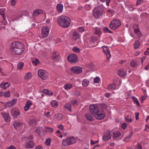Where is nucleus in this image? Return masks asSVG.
<instances>
[{"label": "nucleus", "instance_id": "49", "mask_svg": "<svg viewBox=\"0 0 149 149\" xmlns=\"http://www.w3.org/2000/svg\"><path fill=\"white\" fill-rule=\"evenodd\" d=\"M105 33H112V31H110L108 28L105 27L103 29Z\"/></svg>", "mask_w": 149, "mask_h": 149}, {"label": "nucleus", "instance_id": "56", "mask_svg": "<svg viewBox=\"0 0 149 149\" xmlns=\"http://www.w3.org/2000/svg\"><path fill=\"white\" fill-rule=\"evenodd\" d=\"M5 12L2 10H0V14L2 16L3 18H6V16L5 14Z\"/></svg>", "mask_w": 149, "mask_h": 149}, {"label": "nucleus", "instance_id": "48", "mask_svg": "<svg viewBox=\"0 0 149 149\" xmlns=\"http://www.w3.org/2000/svg\"><path fill=\"white\" fill-rule=\"evenodd\" d=\"M77 30L81 33H82V32L86 31L85 28L83 27H81L78 28Z\"/></svg>", "mask_w": 149, "mask_h": 149}, {"label": "nucleus", "instance_id": "37", "mask_svg": "<svg viewBox=\"0 0 149 149\" xmlns=\"http://www.w3.org/2000/svg\"><path fill=\"white\" fill-rule=\"evenodd\" d=\"M140 45V43L138 40H136L135 41L134 44V48L135 49L139 48Z\"/></svg>", "mask_w": 149, "mask_h": 149}, {"label": "nucleus", "instance_id": "11", "mask_svg": "<svg viewBox=\"0 0 149 149\" xmlns=\"http://www.w3.org/2000/svg\"><path fill=\"white\" fill-rule=\"evenodd\" d=\"M94 116L97 119L101 120L103 119L105 116V113L104 112L101 110L95 114Z\"/></svg>", "mask_w": 149, "mask_h": 149}, {"label": "nucleus", "instance_id": "38", "mask_svg": "<svg viewBox=\"0 0 149 149\" xmlns=\"http://www.w3.org/2000/svg\"><path fill=\"white\" fill-rule=\"evenodd\" d=\"M43 92L45 94L49 95H52L53 94L52 91L48 90L47 89H43Z\"/></svg>", "mask_w": 149, "mask_h": 149}, {"label": "nucleus", "instance_id": "57", "mask_svg": "<svg viewBox=\"0 0 149 149\" xmlns=\"http://www.w3.org/2000/svg\"><path fill=\"white\" fill-rule=\"evenodd\" d=\"M125 120L126 121L129 122H131L132 120L128 116H126L125 117Z\"/></svg>", "mask_w": 149, "mask_h": 149}, {"label": "nucleus", "instance_id": "22", "mask_svg": "<svg viewBox=\"0 0 149 149\" xmlns=\"http://www.w3.org/2000/svg\"><path fill=\"white\" fill-rule=\"evenodd\" d=\"M32 103L30 100H28L26 102V104L24 107V110L25 111H27L29 108L30 106L32 105Z\"/></svg>", "mask_w": 149, "mask_h": 149}, {"label": "nucleus", "instance_id": "8", "mask_svg": "<svg viewBox=\"0 0 149 149\" xmlns=\"http://www.w3.org/2000/svg\"><path fill=\"white\" fill-rule=\"evenodd\" d=\"M49 31V28L47 26H44L41 29V35L43 38L46 37L48 35Z\"/></svg>", "mask_w": 149, "mask_h": 149}, {"label": "nucleus", "instance_id": "16", "mask_svg": "<svg viewBox=\"0 0 149 149\" xmlns=\"http://www.w3.org/2000/svg\"><path fill=\"white\" fill-rule=\"evenodd\" d=\"M52 59L54 61L57 62L59 61L60 56L58 52H54L52 56Z\"/></svg>", "mask_w": 149, "mask_h": 149}, {"label": "nucleus", "instance_id": "26", "mask_svg": "<svg viewBox=\"0 0 149 149\" xmlns=\"http://www.w3.org/2000/svg\"><path fill=\"white\" fill-rule=\"evenodd\" d=\"M16 100L15 99H13L12 100L6 103V105L9 107H10L14 105L16 103Z\"/></svg>", "mask_w": 149, "mask_h": 149}, {"label": "nucleus", "instance_id": "15", "mask_svg": "<svg viewBox=\"0 0 149 149\" xmlns=\"http://www.w3.org/2000/svg\"><path fill=\"white\" fill-rule=\"evenodd\" d=\"M13 53L15 54L20 55L22 53L23 51V48H18L15 49H11Z\"/></svg>", "mask_w": 149, "mask_h": 149}, {"label": "nucleus", "instance_id": "36", "mask_svg": "<svg viewBox=\"0 0 149 149\" xmlns=\"http://www.w3.org/2000/svg\"><path fill=\"white\" fill-rule=\"evenodd\" d=\"M55 118L58 120H61L62 119L63 116L62 115L61 113H58L55 115Z\"/></svg>", "mask_w": 149, "mask_h": 149}, {"label": "nucleus", "instance_id": "9", "mask_svg": "<svg viewBox=\"0 0 149 149\" xmlns=\"http://www.w3.org/2000/svg\"><path fill=\"white\" fill-rule=\"evenodd\" d=\"M11 116L15 118L20 117V112L17 108H13L11 111Z\"/></svg>", "mask_w": 149, "mask_h": 149}, {"label": "nucleus", "instance_id": "23", "mask_svg": "<svg viewBox=\"0 0 149 149\" xmlns=\"http://www.w3.org/2000/svg\"><path fill=\"white\" fill-rule=\"evenodd\" d=\"M34 144L33 142L32 141H29L26 143L25 145V148H32L34 146Z\"/></svg>", "mask_w": 149, "mask_h": 149}, {"label": "nucleus", "instance_id": "61", "mask_svg": "<svg viewBox=\"0 0 149 149\" xmlns=\"http://www.w3.org/2000/svg\"><path fill=\"white\" fill-rule=\"evenodd\" d=\"M146 128L145 131L147 132H149V124H147L145 125Z\"/></svg>", "mask_w": 149, "mask_h": 149}, {"label": "nucleus", "instance_id": "18", "mask_svg": "<svg viewBox=\"0 0 149 149\" xmlns=\"http://www.w3.org/2000/svg\"><path fill=\"white\" fill-rule=\"evenodd\" d=\"M113 134L114 138H119V139L122 138L123 136L122 135L120 132L118 131H116L113 133Z\"/></svg>", "mask_w": 149, "mask_h": 149}, {"label": "nucleus", "instance_id": "33", "mask_svg": "<svg viewBox=\"0 0 149 149\" xmlns=\"http://www.w3.org/2000/svg\"><path fill=\"white\" fill-rule=\"evenodd\" d=\"M89 81L87 79H84L82 83L83 86L84 87H86L88 85Z\"/></svg>", "mask_w": 149, "mask_h": 149}, {"label": "nucleus", "instance_id": "52", "mask_svg": "<svg viewBox=\"0 0 149 149\" xmlns=\"http://www.w3.org/2000/svg\"><path fill=\"white\" fill-rule=\"evenodd\" d=\"M45 143L48 146L50 145L51 143V139H48L46 140Z\"/></svg>", "mask_w": 149, "mask_h": 149}, {"label": "nucleus", "instance_id": "31", "mask_svg": "<svg viewBox=\"0 0 149 149\" xmlns=\"http://www.w3.org/2000/svg\"><path fill=\"white\" fill-rule=\"evenodd\" d=\"M64 87L65 89L66 90H68L70 89L72 87V85L71 84L68 83L65 84Z\"/></svg>", "mask_w": 149, "mask_h": 149}, {"label": "nucleus", "instance_id": "60", "mask_svg": "<svg viewBox=\"0 0 149 149\" xmlns=\"http://www.w3.org/2000/svg\"><path fill=\"white\" fill-rule=\"evenodd\" d=\"M6 18H3V20L2 21V23L4 25H6L7 24V22L6 20Z\"/></svg>", "mask_w": 149, "mask_h": 149}, {"label": "nucleus", "instance_id": "30", "mask_svg": "<svg viewBox=\"0 0 149 149\" xmlns=\"http://www.w3.org/2000/svg\"><path fill=\"white\" fill-rule=\"evenodd\" d=\"M56 8L59 12H61L63 11V5L59 4H57Z\"/></svg>", "mask_w": 149, "mask_h": 149}, {"label": "nucleus", "instance_id": "47", "mask_svg": "<svg viewBox=\"0 0 149 149\" xmlns=\"http://www.w3.org/2000/svg\"><path fill=\"white\" fill-rule=\"evenodd\" d=\"M32 63L33 64H35V65L39 63V60L38 59L35 58L32 60Z\"/></svg>", "mask_w": 149, "mask_h": 149}, {"label": "nucleus", "instance_id": "63", "mask_svg": "<svg viewBox=\"0 0 149 149\" xmlns=\"http://www.w3.org/2000/svg\"><path fill=\"white\" fill-rule=\"evenodd\" d=\"M136 149H142L141 146L139 144H138L136 146Z\"/></svg>", "mask_w": 149, "mask_h": 149}, {"label": "nucleus", "instance_id": "2", "mask_svg": "<svg viewBox=\"0 0 149 149\" xmlns=\"http://www.w3.org/2000/svg\"><path fill=\"white\" fill-rule=\"evenodd\" d=\"M76 140L73 136L67 137L66 139H63L62 145L64 146H69L75 143L76 142Z\"/></svg>", "mask_w": 149, "mask_h": 149}, {"label": "nucleus", "instance_id": "25", "mask_svg": "<svg viewBox=\"0 0 149 149\" xmlns=\"http://www.w3.org/2000/svg\"><path fill=\"white\" fill-rule=\"evenodd\" d=\"M43 12V11L42 10L36 9L33 12V15L34 16H36L39 14L42 13Z\"/></svg>", "mask_w": 149, "mask_h": 149}, {"label": "nucleus", "instance_id": "43", "mask_svg": "<svg viewBox=\"0 0 149 149\" xmlns=\"http://www.w3.org/2000/svg\"><path fill=\"white\" fill-rule=\"evenodd\" d=\"M24 63L22 62H20L17 65V68L19 70H21L23 68Z\"/></svg>", "mask_w": 149, "mask_h": 149}, {"label": "nucleus", "instance_id": "55", "mask_svg": "<svg viewBox=\"0 0 149 149\" xmlns=\"http://www.w3.org/2000/svg\"><path fill=\"white\" fill-rule=\"evenodd\" d=\"M73 50L74 52H80L79 49L76 47H74L73 48Z\"/></svg>", "mask_w": 149, "mask_h": 149}, {"label": "nucleus", "instance_id": "6", "mask_svg": "<svg viewBox=\"0 0 149 149\" xmlns=\"http://www.w3.org/2000/svg\"><path fill=\"white\" fill-rule=\"evenodd\" d=\"M102 11L99 8H95L93 11V15L95 18H99L102 15Z\"/></svg>", "mask_w": 149, "mask_h": 149}, {"label": "nucleus", "instance_id": "39", "mask_svg": "<svg viewBox=\"0 0 149 149\" xmlns=\"http://www.w3.org/2000/svg\"><path fill=\"white\" fill-rule=\"evenodd\" d=\"M79 37V35L78 33L76 32H75L73 34V40H76L77 38H78Z\"/></svg>", "mask_w": 149, "mask_h": 149}, {"label": "nucleus", "instance_id": "3", "mask_svg": "<svg viewBox=\"0 0 149 149\" xmlns=\"http://www.w3.org/2000/svg\"><path fill=\"white\" fill-rule=\"evenodd\" d=\"M121 25V23L120 20L117 19H114L110 23L109 27L113 30H116Z\"/></svg>", "mask_w": 149, "mask_h": 149}, {"label": "nucleus", "instance_id": "19", "mask_svg": "<svg viewBox=\"0 0 149 149\" xmlns=\"http://www.w3.org/2000/svg\"><path fill=\"white\" fill-rule=\"evenodd\" d=\"M10 85L9 83L7 82H2L0 86L1 88L4 89H6Z\"/></svg>", "mask_w": 149, "mask_h": 149}, {"label": "nucleus", "instance_id": "46", "mask_svg": "<svg viewBox=\"0 0 149 149\" xmlns=\"http://www.w3.org/2000/svg\"><path fill=\"white\" fill-rule=\"evenodd\" d=\"M132 98L133 101L138 106L140 105V104L139 103V101L136 98L134 97H132Z\"/></svg>", "mask_w": 149, "mask_h": 149}, {"label": "nucleus", "instance_id": "7", "mask_svg": "<svg viewBox=\"0 0 149 149\" xmlns=\"http://www.w3.org/2000/svg\"><path fill=\"white\" fill-rule=\"evenodd\" d=\"M132 27L134 29V33L138 36L139 38H140L142 36V34L138 25L133 24Z\"/></svg>", "mask_w": 149, "mask_h": 149}, {"label": "nucleus", "instance_id": "1", "mask_svg": "<svg viewBox=\"0 0 149 149\" xmlns=\"http://www.w3.org/2000/svg\"><path fill=\"white\" fill-rule=\"evenodd\" d=\"M58 22L60 26L64 28L68 27L71 22L70 20L69 17L62 15L58 18Z\"/></svg>", "mask_w": 149, "mask_h": 149}, {"label": "nucleus", "instance_id": "29", "mask_svg": "<svg viewBox=\"0 0 149 149\" xmlns=\"http://www.w3.org/2000/svg\"><path fill=\"white\" fill-rule=\"evenodd\" d=\"M118 75L121 77H123L125 76L126 74V73L123 70H120L118 71Z\"/></svg>", "mask_w": 149, "mask_h": 149}, {"label": "nucleus", "instance_id": "40", "mask_svg": "<svg viewBox=\"0 0 149 149\" xmlns=\"http://www.w3.org/2000/svg\"><path fill=\"white\" fill-rule=\"evenodd\" d=\"M31 77V73H28L26 74L24 77L25 80L29 79Z\"/></svg>", "mask_w": 149, "mask_h": 149}, {"label": "nucleus", "instance_id": "13", "mask_svg": "<svg viewBox=\"0 0 149 149\" xmlns=\"http://www.w3.org/2000/svg\"><path fill=\"white\" fill-rule=\"evenodd\" d=\"M102 47L104 54L106 55L107 59L110 58L111 55L108 47L107 46H103Z\"/></svg>", "mask_w": 149, "mask_h": 149}, {"label": "nucleus", "instance_id": "5", "mask_svg": "<svg viewBox=\"0 0 149 149\" xmlns=\"http://www.w3.org/2000/svg\"><path fill=\"white\" fill-rule=\"evenodd\" d=\"M49 73L46 70H39L38 71V75L42 79L45 80L48 77Z\"/></svg>", "mask_w": 149, "mask_h": 149}, {"label": "nucleus", "instance_id": "58", "mask_svg": "<svg viewBox=\"0 0 149 149\" xmlns=\"http://www.w3.org/2000/svg\"><path fill=\"white\" fill-rule=\"evenodd\" d=\"M100 81V79L97 77H96L94 79V83H98Z\"/></svg>", "mask_w": 149, "mask_h": 149}, {"label": "nucleus", "instance_id": "44", "mask_svg": "<svg viewBox=\"0 0 149 149\" xmlns=\"http://www.w3.org/2000/svg\"><path fill=\"white\" fill-rule=\"evenodd\" d=\"M10 93L9 91H7L5 92H3V96L6 97H9L10 96Z\"/></svg>", "mask_w": 149, "mask_h": 149}, {"label": "nucleus", "instance_id": "64", "mask_svg": "<svg viewBox=\"0 0 149 149\" xmlns=\"http://www.w3.org/2000/svg\"><path fill=\"white\" fill-rule=\"evenodd\" d=\"M144 54L146 55H148L149 54V48H147V50L144 52Z\"/></svg>", "mask_w": 149, "mask_h": 149}, {"label": "nucleus", "instance_id": "14", "mask_svg": "<svg viewBox=\"0 0 149 149\" xmlns=\"http://www.w3.org/2000/svg\"><path fill=\"white\" fill-rule=\"evenodd\" d=\"M71 71L74 73L78 74L82 72V68L80 67H74L71 68Z\"/></svg>", "mask_w": 149, "mask_h": 149}, {"label": "nucleus", "instance_id": "54", "mask_svg": "<svg viewBox=\"0 0 149 149\" xmlns=\"http://www.w3.org/2000/svg\"><path fill=\"white\" fill-rule=\"evenodd\" d=\"M23 15V13L22 11H20L19 12V14H18L17 15V18L16 19L17 20V19L19 18L22 17Z\"/></svg>", "mask_w": 149, "mask_h": 149}, {"label": "nucleus", "instance_id": "21", "mask_svg": "<svg viewBox=\"0 0 149 149\" xmlns=\"http://www.w3.org/2000/svg\"><path fill=\"white\" fill-rule=\"evenodd\" d=\"M13 125L14 127L16 129L20 128L22 127V123L17 121L15 122Z\"/></svg>", "mask_w": 149, "mask_h": 149}, {"label": "nucleus", "instance_id": "12", "mask_svg": "<svg viewBox=\"0 0 149 149\" xmlns=\"http://www.w3.org/2000/svg\"><path fill=\"white\" fill-rule=\"evenodd\" d=\"M68 60L71 63H73L76 62L78 60L76 55L74 54H70L68 58Z\"/></svg>", "mask_w": 149, "mask_h": 149}, {"label": "nucleus", "instance_id": "53", "mask_svg": "<svg viewBox=\"0 0 149 149\" xmlns=\"http://www.w3.org/2000/svg\"><path fill=\"white\" fill-rule=\"evenodd\" d=\"M16 2L17 0H10V3L13 6H15Z\"/></svg>", "mask_w": 149, "mask_h": 149}, {"label": "nucleus", "instance_id": "50", "mask_svg": "<svg viewBox=\"0 0 149 149\" xmlns=\"http://www.w3.org/2000/svg\"><path fill=\"white\" fill-rule=\"evenodd\" d=\"M71 102L74 106H77V105L78 103V101L76 100H74L72 101Z\"/></svg>", "mask_w": 149, "mask_h": 149}, {"label": "nucleus", "instance_id": "45", "mask_svg": "<svg viewBox=\"0 0 149 149\" xmlns=\"http://www.w3.org/2000/svg\"><path fill=\"white\" fill-rule=\"evenodd\" d=\"M45 131L47 132L52 133L53 132V130L51 128L49 127H45Z\"/></svg>", "mask_w": 149, "mask_h": 149}, {"label": "nucleus", "instance_id": "41", "mask_svg": "<svg viewBox=\"0 0 149 149\" xmlns=\"http://www.w3.org/2000/svg\"><path fill=\"white\" fill-rule=\"evenodd\" d=\"M132 135V132H131V133L129 135L123 139V141H129V139L130 138L131 136Z\"/></svg>", "mask_w": 149, "mask_h": 149}, {"label": "nucleus", "instance_id": "42", "mask_svg": "<svg viewBox=\"0 0 149 149\" xmlns=\"http://www.w3.org/2000/svg\"><path fill=\"white\" fill-rule=\"evenodd\" d=\"M108 89L111 90H114L116 88V86L115 84H109L107 87Z\"/></svg>", "mask_w": 149, "mask_h": 149}, {"label": "nucleus", "instance_id": "51", "mask_svg": "<svg viewBox=\"0 0 149 149\" xmlns=\"http://www.w3.org/2000/svg\"><path fill=\"white\" fill-rule=\"evenodd\" d=\"M42 130V128L39 127L37 128L36 132L39 135H40L41 134V132Z\"/></svg>", "mask_w": 149, "mask_h": 149}, {"label": "nucleus", "instance_id": "28", "mask_svg": "<svg viewBox=\"0 0 149 149\" xmlns=\"http://www.w3.org/2000/svg\"><path fill=\"white\" fill-rule=\"evenodd\" d=\"M130 65L132 68H135L138 65V63L137 61L132 60L130 62Z\"/></svg>", "mask_w": 149, "mask_h": 149}, {"label": "nucleus", "instance_id": "24", "mask_svg": "<svg viewBox=\"0 0 149 149\" xmlns=\"http://www.w3.org/2000/svg\"><path fill=\"white\" fill-rule=\"evenodd\" d=\"M85 117L88 120L92 121L93 120L94 117L91 113H89L86 114L85 115Z\"/></svg>", "mask_w": 149, "mask_h": 149}, {"label": "nucleus", "instance_id": "59", "mask_svg": "<svg viewBox=\"0 0 149 149\" xmlns=\"http://www.w3.org/2000/svg\"><path fill=\"white\" fill-rule=\"evenodd\" d=\"M127 127V124L125 123H123L121 125V127L123 129H125Z\"/></svg>", "mask_w": 149, "mask_h": 149}, {"label": "nucleus", "instance_id": "10", "mask_svg": "<svg viewBox=\"0 0 149 149\" xmlns=\"http://www.w3.org/2000/svg\"><path fill=\"white\" fill-rule=\"evenodd\" d=\"M23 45L19 42H13L11 44L10 49H15L18 48H23Z\"/></svg>", "mask_w": 149, "mask_h": 149}, {"label": "nucleus", "instance_id": "17", "mask_svg": "<svg viewBox=\"0 0 149 149\" xmlns=\"http://www.w3.org/2000/svg\"><path fill=\"white\" fill-rule=\"evenodd\" d=\"M93 31L95 34L100 36L102 33V31L100 28L97 27H94L93 29Z\"/></svg>", "mask_w": 149, "mask_h": 149}, {"label": "nucleus", "instance_id": "4", "mask_svg": "<svg viewBox=\"0 0 149 149\" xmlns=\"http://www.w3.org/2000/svg\"><path fill=\"white\" fill-rule=\"evenodd\" d=\"M90 111L91 113L95 116V114L101 109L100 108V106L97 104L91 105L90 107Z\"/></svg>", "mask_w": 149, "mask_h": 149}, {"label": "nucleus", "instance_id": "27", "mask_svg": "<svg viewBox=\"0 0 149 149\" xmlns=\"http://www.w3.org/2000/svg\"><path fill=\"white\" fill-rule=\"evenodd\" d=\"M1 114L3 117L4 118L6 122L8 121L9 120V114L8 113H1Z\"/></svg>", "mask_w": 149, "mask_h": 149}, {"label": "nucleus", "instance_id": "34", "mask_svg": "<svg viewBox=\"0 0 149 149\" xmlns=\"http://www.w3.org/2000/svg\"><path fill=\"white\" fill-rule=\"evenodd\" d=\"M36 120L34 119H30L29 120V123L31 126H34L36 125Z\"/></svg>", "mask_w": 149, "mask_h": 149}, {"label": "nucleus", "instance_id": "20", "mask_svg": "<svg viewBox=\"0 0 149 149\" xmlns=\"http://www.w3.org/2000/svg\"><path fill=\"white\" fill-rule=\"evenodd\" d=\"M111 137V136L109 131L106 132L103 136V139L105 141L109 139Z\"/></svg>", "mask_w": 149, "mask_h": 149}, {"label": "nucleus", "instance_id": "32", "mask_svg": "<svg viewBox=\"0 0 149 149\" xmlns=\"http://www.w3.org/2000/svg\"><path fill=\"white\" fill-rule=\"evenodd\" d=\"M64 107L67 109L69 111H72L71 105L70 103L68 102L66 103L64 105Z\"/></svg>", "mask_w": 149, "mask_h": 149}, {"label": "nucleus", "instance_id": "35", "mask_svg": "<svg viewBox=\"0 0 149 149\" xmlns=\"http://www.w3.org/2000/svg\"><path fill=\"white\" fill-rule=\"evenodd\" d=\"M52 106L54 108H56L58 107V104L57 102L56 101H52L51 102Z\"/></svg>", "mask_w": 149, "mask_h": 149}, {"label": "nucleus", "instance_id": "62", "mask_svg": "<svg viewBox=\"0 0 149 149\" xmlns=\"http://www.w3.org/2000/svg\"><path fill=\"white\" fill-rule=\"evenodd\" d=\"M128 9L130 11H132L134 10L135 9V8L132 6L130 5L128 7Z\"/></svg>", "mask_w": 149, "mask_h": 149}]
</instances>
